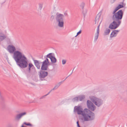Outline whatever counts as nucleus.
<instances>
[{
	"mask_svg": "<svg viewBox=\"0 0 127 127\" xmlns=\"http://www.w3.org/2000/svg\"><path fill=\"white\" fill-rule=\"evenodd\" d=\"M12 58L17 64L21 68L27 67L28 64V68L29 73L32 72L34 73L37 72L34 66L31 63L28 64L27 58L20 51L18 50L15 51L13 54Z\"/></svg>",
	"mask_w": 127,
	"mask_h": 127,
	"instance_id": "f257e3e1",
	"label": "nucleus"
},
{
	"mask_svg": "<svg viewBox=\"0 0 127 127\" xmlns=\"http://www.w3.org/2000/svg\"><path fill=\"white\" fill-rule=\"evenodd\" d=\"M112 14V19L113 21L110 24L109 28L111 29H115L119 27L121 23L123 12L122 10L120 9L117 12H113Z\"/></svg>",
	"mask_w": 127,
	"mask_h": 127,
	"instance_id": "f03ea898",
	"label": "nucleus"
},
{
	"mask_svg": "<svg viewBox=\"0 0 127 127\" xmlns=\"http://www.w3.org/2000/svg\"><path fill=\"white\" fill-rule=\"evenodd\" d=\"M84 112L85 113L83 115V116L85 121H91L94 119L95 115L94 113L87 108L84 109Z\"/></svg>",
	"mask_w": 127,
	"mask_h": 127,
	"instance_id": "7ed1b4c3",
	"label": "nucleus"
},
{
	"mask_svg": "<svg viewBox=\"0 0 127 127\" xmlns=\"http://www.w3.org/2000/svg\"><path fill=\"white\" fill-rule=\"evenodd\" d=\"M64 17L63 14L57 13L55 18L56 21L58 23V26L61 28L63 27L64 26Z\"/></svg>",
	"mask_w": 127,
	"mask_h": 127,
	"instance_id": "20e7f679",
	"label": "nucleus"
},
{
	"mask_svg": "<svg viewBox=\"0 0 127 127\" xmlns=\"http://www.w3.org/2000/svg\"><path fill=\"white\" fill-rule=\"evenodd\" d=\"M45 60L42 62V64L41 65V69L44 70H47L48 68V66L50 65V64L49 61L48 59L46 56H44Z\"/></svg>",
	"mask_w": 127,
	"mask_h": 127,
	"instance_id": "39448f33",
	"label": "nucleus"
},
{
	"mask_svg": "<svg viewBox=\"0 0 127 127\" xmlns=\"http://www.w3.org/2000/svg\"><path fill=\"white\" fill-rule=\"evenodd\" d=\"M91 99L93 103L98 107H99L103 104V100L100 99L93 96Z\"/></svg>",
	"mask_w": 127,
	"mask_h": 127,
	"instance_id": "423d86ee",
	"label": "nucleus"
},
{
	"mask_svg": "<svg viewBox=\"0 0 127 127\" xmlns=\"http://www.w3.org/2000/svg\"><path fill=\"white\" fill-rule=\"evenodd\" d=\"M44 70H41L39 72V77L40 79V80L43 81L45 80L44 78L47 76L48 73L47 71H45Z\"/></svg>",
	"mask_w": 127,
	"mask_h": 127,
	"instance_id": "0eeeda50",
	"label": "nucleus"
},
{
	"mask_svg": "<svg viewBox=\"0 0 127 127\" xmlns=\"http://www.w3.org/2000/svg\"><path fill=\"white\" fill-rule=\"evenodd\" d=\"M74 111H76L78 115H82L83 116V115L85 113L84 112V109L83 111V109L81 106H75L74 109Z\"/></svg>",
	"mask_w": 127,
	"mask_h": 127,
	"instance_id": "6e6552de",
	"label": "nucleus"
},
{
	"mask_svg": "<svg viewBox=\"0 0 127 127\" xmlns=\"http://www.w3.org/2000/svg\"><path fill=\"white\" fill-rule=\"evenodd\" d=\"M8 51L10 53H14L16 50V49L15 47L12 45H9L7 47Z\"/></svg>",
	"mask_w": 127,
	"mask_h": 127,
	"instance_id": "1a4fd4ad",
	"label": "nucleus"
},
{
	"mask_svg": "<svg viewBox=\"0 0 127 127\" xmlns=\"http://www.w3.org/2000/svg\"><path fill=\"white\" fill-rule=\"evenodd\" d=\"M33 60L34 61V64L37 67V68L38 69H39L40 68V62L39 61L35 60L33 58Z\"/></svg>",
	"mask_w": 127,
	"mask_h": 127,
	"instance_id": "9d476101",
	"label": "nucleus"
},
{
	"mask_svg": "<svg viewBox=\"0 0 127 127\" xmlns=\"http://www.w3.org/2000/svg\"><path fill=\"white\" fill-rule=\"evenodd\" d=\"M101 12L99 13L96 16L95 19V24L98 23L99 21L100 18L101 17Z\"/></svg>",
	"mask_w": 127,
	"mask_h": 127,
	"instance_id": "9b49d317",
	"label": "nucleus"
},
{
	"mask_svg": "<svg viewBox=\"0 0 127 127\" xmlns=\"http://www.w3.org/2000/svg\"><path fill=\"white\" fill-rule=\"evenodd\" d=\"M90 108H88V110H89L91 111L92 112V111H93L95 110L96 109V107L95 106L93 103L92 104V105L90 106Z\"/></svg>",
	"mask_w": 127,
	"mask_h": 127,
	"instance_id": "f8f14e48",
	"label": "nucleus"
},
{
	"mask_svg": "<svg viewBox=\"0 0 127 127\" xmlns=\"http://www.w3.org/2000/svg\"><path fill=\"white\" fill-rule=\"evenodd\" d=\"M59 87V86H58V85H56V86H55L54 88L52 89H51V90L50 91V92L46 95H44V96H43L41 97L40 98V99H41L42 98L46 96H47V95H48L51 92L52 90H55L57 89V88H58V87Z\"/></svg>",
	"mask_w": 127,
	"mask_h": 127,
	"instance_id": "ddd939ff",
	"label": "nucleus"
},
{
	"mask_svg": "<svg viewBox=\"0 0 127 127\" xmlns=\"http://www.w3.org/2000/svg\"><path fill=\"white\" fill-rule=\"evenodd\" d=\"M117 34V33L114 30L110 34V37H115L116 36Z\"/></svg>",
	"mask_w": 127,
	"mask_h": 127,
	"instance_id": "4468645a",
	"label": "nucleus"
},
{
	"mask_svg": "<svg viewBox=\"0 0 127 127\" xmlns=\"http://www.w3.org/2000/svg\"><path fill=\"white\" fill-rule=\"evenodd\" d=\"M93 103L89 100H88L87 101V105L88 108H90V106L92 105Z\"/></svg>",
	"mask_w": 127,
	"mask_h": 127,
	"instance_id": "2eb2a0df",
	"label": "nucleus"
},
{
	"mask_svg": "<svg viewBox=\"0 0 127 127\" xmlns=\"http://www.w3.org/2000/svg\"><path fill=\"white\" fill-rule=\"evenodd\" d=\"M51 62L53 63H55L57 62V59L54 56L52 58L50 59Z\"/></svg>",
	"mask_w": 127,
	"mask_h": 127,
	"instance_id": "dca6fc26",
	"label": "nucleus"
},
{
	"mask_svg": "<svg viewBox=\"0 0 127 127\" xmlns=\"http://www.w3.org/2000/svg\"><path fill=\"white\" fill-rule=\"evenodd\" d=\"M110 32V29L108 28L106 29L104 32V34L105 35H108L109 34Z\"/></svg>",
	"mask_w": 127,
	"mask_h": 127,
	"instance_id": "f3484780",
	"label": "nucleus"
},
{
	"mask_svg": "<svg viewBox=\"0 0 127 127\" xmlns=\"http://www.w3.org/2000/svg\"><path fill=\"white\" fill-rule=\"evenodd\" d=\"M52 54L53 53H49L48 54H47L46 56L47 57L51 59L54 56H53Z\"/></svg>",
	"mask_w": 127,
	"mask_h": 127,
	"instance_id": "a211bd4d",
	"label": "nucleus"
},
{
	"mask_svg": "<svg viewBox=\"0 0 127 127\" xmlns=\"http://www.w3.org/2000/svg\"><path fill=\"white\" fill-rule=\"evenodd\" d=\"M79 100L80 101H81L84 99L85 98V96L84 95L78 96Z\"/></svg>",
	"mask_w": 127,
	"mask_h": 127,
	"instance_id": "6ab92c4d",
	"label": "nucleus"
},
{
	"mask_svg": "<svg viewBox=\"0 0 127 127\" xmlns=\"http://www.w3.org/2000/svg\"><path fill=\"white\" fill-rule=\"evenodd\" d=\"M72 73L70 75H69V76H68L63 81H62L60 82H59L57 85H58V86H59L69 76L72 74Z\"/></svg>",
	"mask_w": 127,
	"mask_h": 127,
	"instance_id": "aec40b11",
	"label": "nucleus"
},
{
	"mask_svg": "<svg viewBox=\"0 0 127 127\" xmlns=\"http://www.w3.org/2000/svg\"><path fill=\"white\" fill-rule=\"evenodd\" d=\"M6 38V36H0V41H2Z\"/></svg>",
	"mask_w": 127,
	"mask_h": 127,
	"instance_id": "412c9836",
	"label": "nucleus"
},
{
	"mask_svg": "<svg viewBox=\"0 0 127 127\" xmlns=\"http://www.w3.org/2000/svg\"><path fill=\"white\" fill-rule=\"evenodd\" d=\"M21 115H20V114H19L17 115L15 118L17 120H19L21 118Z\"/></svg>",
	"mask_w": 127,
	"mask_h": 127,
	"instance_id": "4be33fe9",
	"label": "nucleus"
},
{
	"mask_svg": "<svg viewBox=\"0 0 127 127\" xmlns=\"http://www.w3.org/2000/svg\"><path fill=\"white\" fill-rule=\"evenodd\" d=\"M85 3L84 2H82L80 5V6L82 9H83L84 7L85 6Z\"/></svg>",
	"mask_w": 127,
	"mask_h": 127,
	"instance_id": "5701e85b",
	"label": "nucleus"
},
{
	"mask_svg": "<svg viewBox=\"0 0 127 127\" xmlns=\"http://www.w3.org/2000/svg\"><path fill=\"white\" fill-rule=\"evenodd\" d=\"M119 9H120V8H119V7L118 6L114 10L113 12H114V13L116 12Z\"/></svg>",
	"mask_w": 127,
	"mask_h": 127,
	"instance_id": "b1692460",
	"label": "nucleus"
},
{
	"mask_svg": "<svg viewBox=\"0 0 127 127\" xmlns=\"http://www.w3.org/2000/svg\"><path fill=\"white\" fill-rule=\"evenodd\" d=\"M43 4L39 3V8L40 10H41L42 8Z\"/></svg>",
	"mask_w": 127,
	"mask_h": 127,
	"instance_id": "393cba45",
	"label": "nucleus"
},
{
	"mask_svg": "<svg viewBox=\"0 0 127 127\" xmlns=\"http://www.w3.org/2000/svg\"><path fill=\"white\" fill-rule=\"evenodd\" d=\"M24 124L27 126H32V125L30 123H27L26 122H24Z\"/></svg>",
	"mask_w": 127,
	"mask_h": 127,
	"instance_id": "a878e982",
	"label": "nucleus"
},
{
	"mask_svg": "<svg viewBox=\"0 0 127 127\" xmlns=\"http://www.w3.org/2000/svg\"><path fill=\"white\" fill-rule=\"evenodd\" d=\"M73 99L74 100V101H78L79 100V97L78 96L76 97L73 98Z\"/></svg>",
	"mask_w": 127,
	"mask_h": 127,
	"instance_id": "bb28decb",
	"label": "nucleus"
},
{
	"mask_svg": "<svg viewBox=\"0 0 127 127\" xmlns=\"http://www.w3.org/2000/svg\"><path fill=\"white\" fill-rule=\"evenodd\" d=\"M118 6L120 9L123 8L124 7L123 4H122V5L119 4L118 5Z\"/></svg>",
	"mask_w": 127,
	"mask_h": 127,
	"instance_id": "cd10ccee",
	"label": "nucleus"
},
{
	"mask_svg": "<svg viewBox=\"0 0 127 127\" xmlns=\"http://www.w3.org/2000/svg\"><path fill=\"white\" fill-rule=\"evenodd\" d=\"M54 16L53 15H52L50 17V20L51 21H52L54 19Z\"/></svg>",
	"mask_w": 127,
	"mask_h": 127,
	"instance_id": "c85d7f7f",
	"label": "nucleus"
},
{
	"mask_svg": "<svg viewBox=\"0 0 127 127\" xmlns=\"http://www.w3.org/2000/svg\"><path fill=\"white\" fill-rule=\"evenodd\" d=\"M82 13L83 14V16L84 18L85 17L86 14L87 12L86 11L84 12L83 11L82 12Z\"/></svg>",
	"mask_w": 127,
	"mask_h": 127,
	"instance_id": "c756f323",
	"label": "nucleus"
},
{
	"mask_svg": "<svg viewBox=\"0 0 127 127\" xmlns=\"http://www.w3.org/2000/svg\"><path fill=\"white\" fill-rule=\"evenodd\" d=\"M82 31L81 30H80L79 32L77 33V35L76 36H75V37H76L77 36L80 34L81 32Z\"/></svg>",
	"mask_w": 127,
	"mask_h": 127,
	"instance_id": "7c9ffc66",
	"label": "nucleus"
},
{
	"mask_svg": "<svg viewBox=\"0 0 127 127\" xmlns=\"http://www.w3.org/2000/svg\"><path fill=\"white\" fill-rule=\"evenodd\" d=\"M21 117L23 116H24L26 114V112H24L23 113H21L20 114Z\"/></svg>",
	"mask_w": 127,
	"mask_h": 127,
	"instance_id": "2f4dec72",
	"label": "nucleus"
},
{
	"mask_svg": "<svg viewBox=\"0 0 127 127\" xmlns=\"http://www.w3.org/2000/svg\"><path fill=\"white\" fill-rule=\"evenodd\" d=\"M98 37V35H96L95 36V41H96Z\"/></svg>",
	"mask_w": 127,
	"mask_h": 127,
	"instance_id": "473e14b6",
	"label": "nucleus"
},
{
	"mask_svg": "<svg viewBox=\"0 0 127 127\" xmlns=\"http://www.w3.org/2000/svg\"><path fill=\"white\" fill-rule=\"evenodd\" d=\"M66 62V61L65 60H63L62 61V64H65Z\"/></svg>",
	"mask_w": 127,
	"mask_h": 127,
	"instance_id": "72a5a7b5",
	"label": "nucleus"
},
{
	"mask_svg": "<svg viewBox=\"0 0 127 127\" xmlns=\"http://www.w3.org/2000/svg\"><path fill=\"white\" fill-rule=\"evenodd\" d=\"M77 124V127H80L79 123V121H77L76 122Z\"/></svg>",
	"mask_w": 127,
	"mask_h": 127,
	"instance_id": "f704fd0d",
	"label": "nucleus"
},
{
	"mask_svg": "<svg viewBox=\"0 0 127 127\" xmlns=\"http://www.w3.org/2000/svg\"><path fill=\"white\" fill-rule=\"evenodd\" d=\"M99 31L97 30L96 32V35H98L99 36Z\"/></svg>",
	"mask_w": 127,
	"mask_h": 127,
	"instance_id": "c9c22d12",
	"label": "nucleus"
},
{
	"mask_svg": "<svg viewBox=\"0 0 127 127\" xmlns=\"http://www.w3.org/2000/svg\"><path fill=\"white\" fill-rule=\"evenodd\" d=\"M99 26H100V25H98V26L97 28V30L99 31Z\"/></svg>",
	"mask_w": 127,
	"mask_h": 127,
	"instance_id": "e433bc0d",
	"label": "nucleus"
},
{
	"mask_svg": "<svg viewBox=\"0 0 127 127\" xmlns=\"http://www.w3.org/2000/svg\"><path fill=\"white\" fill-rule=\"evenodd\" d=\"M114 31L116 32L117 33L119 31V30H114Z\"/></svg>",
	"mask_w": 127,
	"mask_h": 127,
	"instance_id": "4c0bfd02",
	"label": "nucleus"
},
{
	"mask_svg": "<svg viewBox=\"0 0 127 127\" xmlns=\"http://www.w3.org/2000/svg\"><path fill=\"white\" fill-rule=\"evenodd\" d=\"M64 15L65 16H67L68 14H67L66 13H64Z\"/></svg>",
	"mask_w": 127,
	"mask_h": 127,
	"instance_id": "58836bf2",
	"label": "nucleus"
},
{
	"mask_svg": "<svg viewBox=\"0 0 127 127\" xmlns=\"http://www.w3.org/2000/svg\"><path fill=\"white\" fill-rule=\"evenodd\" d=\"M124 0H123V2H121V3L122 4H124Z\"/></svg>",
	"mask_w": 127,
	"mask_h": 127,
	"instance_id": "ea45409f",
	"label": "nucleus"
},
{
	"mask_svg": "<svg viewBox=\"0 0 127 127\" xmlns=\"http://www.w3.org/2000/svg\"><path fill=\"white\" fill-rule=\"evenodd\" d=\"M31 84L33 85H34V86H35V84H34V83H31Z\"/></svg>",
	"mask_w": 127,
	"mask_h": 127,
	"instance_id": "a19ab883",
	"label": "nucleus"
},
{
	"mask_svg": "<svg viewBox=\"0 0 127 127\" xmlns=\"http://www.w3.org/2000/svg\"><path fill=\"white\" fill-rule=\"evenodd\" d=\"M21 127H27L24 126H23V125H22V126H21Z\"/></svg>",
	"mask_w": 127,
	"mask_h": 127,
	"instance_id": "79ce46f5",
	"label": "nucleus"
},
{
	"mask_svg": "<svg viewBox=\"0 0 127 127\" xmlns=\"http://www.w3.org/2000/svg\"><path fill=\"white\" fill-rule=\"evenodd\" d=\"M8 40L9 41H10V39H8Z\"/></svg>",
	"mask_w": 127,
	"mask_h": 127,
	"instance_id": "37998d69",
	"label": "nucleus"
},
{
	"mask_svg": "<svg viewBox=\"0 0 127 127\" xmlns=\"http://www.w3.org/2000/svg\"><path fill=\"white\" fill-rule=\"evenodd\" d=\"M114 1L116 0H114Z\"/></svg>",
	"mask_w": 127,
	"mask_h": 127,
	"instance_id": "c03bdc74",
	"label": "nucleus"
}]
</instances>
